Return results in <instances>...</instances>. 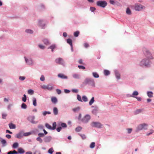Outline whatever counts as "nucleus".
I'll return each instance as SVG.
<instances>
[{
  "label": "nucleus",
  "mask_w": 154,
  "mask_h": 154,
  "mask_svg": "<svg viewBox=\"0 0 154 154\" xmlns=\"http://www.w3.org/2000/svg\"><path fill=\"white\" fill-rule=\"evenodd\" d=\"M145 54L146 57L140 62V65L141 66H149L150 60L153 58L151 53L148 51H146Z\"/></svg>",
  "instance_id": "1"
},
{
  "label": "nucleus",
  "mask_w": 154,
  "mask_h": 154,
  "mask_svg": "<svg viewBox=\"0 0 154 154\" xmlns=\"http://www.w3.org/2000/svg\"><path fill=\"white\" fill-rule=\"evenodd\" d=\"M96 4L97 6L103 8H105L107 5V3L105 1H99L97 2Z\"/></svg>",
  "instance_id": "2"
},
{
  "label": "nucleus",
  "mask_w": 154,
  "mask_h": 154,
  "mask_svg": "<svg viewBox=\"0 0 154 154\" xmlns=\"http://www.w3.org/2000/svg\"><path fill=\"white\" fill-rule=\"evenodd\" d=\"M148 125L145 123H143L139 125L137 127V131H139L143 129L145 130L147 129V127Z\"/></svg>",
  "instance_id": "3"
},
{
  "label": "nucleus",
  "mask_w": 154,
  "mask_h": 154,
  "mask_svg": "<svg viewBox=\"0 0 154 154\" xmlns=\"http://www.w3.org/2000/svg\"><path fill=\"white\" fill-rule=\"evenodd\" d=\"M84 83L85 84L89 83L92 86H95L94 81L93 79H86L85 80Z\"/></svg>",
  "instance_id": "4"
},
{
  "label": "nucleus",
  "mask_w": 154,
  "mask_h": 154,
  "mask_svg": "<svg viewBox=\"0 0 154 154\" xmlns=\"http://www.w3.org/2000/svg\"><path fill=\"white\" fill-rule=\"evenodd\" d=\"M145 7L140 4H135L134 8L135 10L139 11L142 9H144Z\"/></svg>",
  "instance_id": "5"
},
{
  "label": "nucleus",
  "mask_w": 154,
  "mask_h": 154,
  "mask_svg": "<svg viewBox=\"0 0 154 154\" xmlns=\"http://www.w3.org/2000/svg\"><path fill=\"white\" fill-rule=\"evenodd\" d=\"M91 125L93 127L100 128L102 126V125L98 122H93L91 123Z\"/></svg>",
  "instance_id": "6"
},
{
  "label": "nucleus",
  "mask_w": 154,
  "mask_h": 154,
  "mask_svg": "<svg viewBox=\"0 0 154 154\" xmlns=\"http://www.w3.org/2000/svg\"><path fill=\"white\" fill-rule=\"evenodd\" d=\"M91 116L89 115H87L82 119V121L83 122L87 123L90 119Z\"/></svg>",
  "instance_id": "7"
},
{
  "label": "nucleus",
  "mask_w": 154,
  "mask_h": 154,
  "mask_svg": "<svg viewBox=\"0 0 154 154\" xmlns=\"http://www.w3.org/2000/svg\"><path fill=\"white\" fill-rule=\"evenodd\" d=\"M55 62L57 63L60 64H63V60L60 58H59L56 59L55 60Z\"/></svg>",
  "instance_id": "8"
},
{
  "label": "nucleus",
  "mask_w": 154,
  "mask_h": 154,
  "mask_svg": "<svg viewBox=\"0 0 154 154\" xmlns=\"http://www.w3.org/2000/svg\"><path fill=\"white\" fill-rule=\"evenodd\" d=\"M38 24L39 26L41 27L42 28H43L44 27L45 25L44 22L41 20H39Z\"/></svg>",
  "instance_id": "9"
},
{
  "label": "nucleus",
  "mask_w": 154,
  "mask_h": 154,
  "mask_svg": "<svg viewBox=\"0 0 154 154\" xmlns=\"http://www.w3.org/2000/svg\"><path fill=\"white\" fill-rule=\"evenodd\" d=\"M17 153H19L20 154H23L25 152V150L24 149L21 148H19L18 149Z\"/></svg>",
  "instance_id": "10"
},
{
  "label": "nucleus",
  "mask_w": 154,
  "mask_h": 154,
  "mask_svg": "<svg viewBox=\"0 0 154 154\" xmlns=\"http://www.w3.org/2000/svg\"><path fill=\"white\" fill-rule=\"evenodd\" d=\"M26 62L28 63V64L31 65L32 63V60L31 59L28 60L26 57H24Z\"/></svg>",
  "instance_id": "11"
},
{
  "label": "nucleus",
  "mask_w": 154,
  "mask_h": 154,
  "mask_svg": "<svg viewBox=\"0 0 154 154\" xmlns=\"http://www.w3.org/2000/svg\"><path fill=\"white\" fill-rule=\"evenodd\" d=\"M51 100L52 102L54 104L56 103L57 102V100L56 97H51Z\"/></svg>",
  "instance_id": "12"
},
{
  "label": "nucleus",
  "mask_w": 154,
  "mask_h": 154,
  "mask_svg": "<svg viewBox=\"0 0 154 154\" xmlns=\"http://www.w3.org/2000/svg\"><path fill=\"white\" fill-rule=\"evenodd\" d=\"M58 76V77L62 79H67V77L62 74H59Z\"/></svg>",
  "instance_id": "13"
},
{
  "label": "nucleus",
  "mask_w": 154,
  "mask_h": 154,
  "mask_svg": "<svg viewBox=\"0 0 154 154\" xmlns=\"http://www.w3.org/2000/svg\"><path fill=\"white\" fill-rule=\"evenodd\" d=\"M143 110L142 109H137L134 112V113L135 115H137L140 113Z\"/></svg>",
  "instance_id": "14"
},
{
  "label": "nucleus",
  "mask_w": 154,
  "mask_h": 154,
  "mask_svg": "<svg viewBox=\"0 0 154 154\" xmlns=\"http://www.w3.org/2000/svg\"><path fill=\"white\" fill-rule=\"evenodd\" d=\"M53 113L55 115H56L58 114V110L56 107H54L53 109Z\"/></svg>",
  "instance_id": "15"
},
{
  "label": "nucleus",
  "mask_w": 154,
  "mask_h": 154,
  "mask_svg": "<svg viewBox=\"0 0 154 154\" xmlns=\"http://www.w3.org/2000/svg\"><path fill=\"white\" fill-rule=\"evenodd\" d=\"M9 128L11 129H14L16 128V126L12 123H10L8 125Z\"/></svg>",
  "instance_id": "16"
},
{
  "label": "nucleus",
  "mask_w": 154,
  "mask_h": 154,
  "mask_svg": "<svg viewBox=\"0 0 154 154\" xmlns=\"http://www.w3.org/2000/svg\"><path fill=\"white\" fill-rule=\"evenodd\" d=\"M51 140V137H47L44 139V141L45 142H49Z\"/></svg>",
  "instance_id": "17"
},
{
  "label": "nucleus",
  "mask_w": 154,
  "mask_h": 154,
  "mask_svg": "<svg viewBox=\"0 0 154 154\" xmlns=\"http://www.w3.org/2000/svg\"><path fill=\"white\" fill-rule=\"evenodd\" d=\"M73 77L75 79H79L80 78L79 75L77 73H74L72 74Z\"/></svg>",
  "instance_id": "18"
},
{
  "label": "nucleus",
  "mask_w": 154,
  "mask_h": 154,
  "mask_svg": "<svg viewBox=\"0 0 154 154\" xmlns=\"http://www.w3.org/2000/svg\"><path fill=\"white\" fill-rule=\"evenodd\" d=\"M80 109V108L79 107H77L72 109V110L74 112H79Z\"/></svg>",
  "instance_id": "19"
},
{
  "label": "nucleus",
  "mask_w": 154,
  "mask_h": 154,
  "mask_svg": "<svg viewBox=\"0 0 154 154\" xmlns=\"http://www.w3.org/2000/svg\"><path fill=\"white\" fill-rule=\"evenodd\" d=\"M22 137V134L21 132L19 133L16 135V137L17 138H21Z\"/></svg>",
  "instance_id": "20"
},
{
  "label": "nucleus",
  "mask_w": 154,
  "mask_h": 154,
  "mask_svg": "<svg viewBox=\"0 0 154 154\" xmlns=\"http://www.w3.org/2000/svg\"><path fill=\"white\" fill-rule=\"evenodd\" d=\"M53 88V86L51 85H47V90L51 91Z\"/></svg>",
  "instance_id": "21"
},
{
  "label": "nucleus",
  "mask_w": 154,
  "mask_h": 154,
  "mask_svg": "<svg viewBox=\"0 0 154 154\" xmlns=\"http://www.w3.org/2000/svg\"><path fill=\"white\" fill-rule=\"evenodd\" d=\"M67 43H68L69 44L71 47L72 46V40L68 38L67 39Z\"/></svg>",
  "instance_id": "22"
},
{
  "label": "nucleus",
  "mask_w": 154,
  "mask_h": 154,
  "mask_svg": "<svg viewBox=\"0 0 154 154\" xmlns=\"http://www.w3.org/2000/svg\"><path fill=\"white\" fill-rule=\"evenodd\" d=\"M17 152L16 150H14L13 151H10L8 152V154H17Z\"/></svg>",
  "instance_id": "23"
},
{
  "label": "nucleus",
  "mask_w": 154,
  "mask_h": 154,
  "mask_svg": "<svg viewBox=\"0 0 154 154\" xmlns=\"http://www.w3.org/2000/svg\"><path fill=\"white\" fill-rule=\"evenodd\" d=\"M18 143L17 142H15L13 144L12 146L14 148H16L18 147Z\"/></svg>",
  "instance_id": "24"
},
{
  "label": "nucleus",
  "mask_w": 154,
  "mask_h": 154,
  "mask_svg": "<svg viewBox=\"0 0 154 154\" xmlns=\"http://www.w3.org/2000/svg\"><path fill=\"white\" fill-rule=\"evenodd\" d=\"M138 92L136 91H135L133 92L132 94V96L131 97H135L134 96H137V95H138Z\"/></svg>",
  "instance_id": "25"
},
{
  "label": "nucleus",
  "mask_w": 154,
  "mask_h": 154,
  "mask_svg": "<svg viewBox=\"0 0 154 154\" xmlns=\"http://www.w3.org/2000/svg\"><path fill=\"white\" fill-rule=\"evenodd\" d=\"M44 43L46 45H48L50 44V42L48 40L46 39H44L43 41Z\"/></svg>",
  "instance_id": "26"
},
{
  "label": "nucleus",
  "mask_w": 154,
  "mask_h": 154,
  "mask_svg": "<svg viewBox=\"0 0 154 154\" xmlns=\"http://www.w3.org/2000/svg\"><path fill=\"white\" fill-rule=\"evenodd\" d=\"M126 13L128 15H130L131 14V11L129 8H127L126 11Z\"/></svg>",
  "instance_id": "27"
},
{
  "label": "nucleus",
  "mask_w": 154,
  "mask_h": 154,
  "mask_svg": "<svg viewBox=\"0 0 154 154\" xmlns=\"http://www.w3.org/2000/svg\"><path fill=\"white\" fill-rule=\"evenodd\" d=\"M82 100L85 102H87L88 101V98L85 96H83L82 97Z\"/></svg>",
  "instance_id": "28"
},
{
  "label": "nucleus",
  "mask_w": 154,
  "mask_h": 154,
  "mask_svg": "<svg viewBox=\"0 0 154 154\" xmlns=\"http://www.w3.org/2000/svg\"><path fill=\"white\" fill-rule=\"evenodd\" d=\"M33 104L35 106H36L37 105L36 100L35 97L33 98Z\"/></svg>",
  "instance_id": "29"
},
{
  "label": "nucleus",
  "mask_w": 154,
  "mask_h": 154,
  "mask_svg": "<svg viewBox=\"0 0 154 154\" xmlns=\"http://www.w3.org/2000/svg\"><path fill=\"white\" fill-rule=\"evenodd\" d=\"M94 97H92L89 102V104L90 105H91L94 102Z\"/></svg>",
  "instance_id": "30"
},
{
  "label": "nucleus",
  "mask_w": 154,
  "mask_h": 154,
  "mask_svg": "<svg viewBox=\"0 0 154 154\" xmlns=\"http://www.w3.org/2000/svg\"><path fill=\"white\" fill-rule=\"evenodd\" d=\"M147 95L149 97H153V93L151 91L148 92L147 93Z\"/></svg>",
  "instance_id": "31"
},
{
  "label": "nucleus",
  "mask_w": 154,
  "mask_h": 154,
  "mask_svg": "<svg viewBox=\"0 0 154 154\" xmlns=\"http://www.w3.org/2000/svg\"><path fill=\"white\" fill-rule=\"evenodd\" d=\"M94 77L95 78H98L99 77L98 74L96 72H94L92 73Z\"/></svg>",
  "instance_id": "32"
},
{
  "label": "nucleus",
  "mask_w": 154,
  "mask_h": 154,
  "mask_svg": "<svg viewBox=\"0 0 154 154\" xmlns=\"http://www.w3.org/2000/svg\"><path fill=\"white\" fill-rule=\"evenodd\" d=\"M51 113V112L49 111H43L42 112V114L44 116H46L47 114H50Z\"/></svg>",
  "instance_id": "33"
},
{
  "label": "nucleus",
  "mask_w": 154,
  "mask_h": 154,
  "mask_svg": "<svg viewBox=\"0 0 154 154\" xmlns=\"http://www.w3.org/2000/svg\"><path fill=\"white\" fill-rule=\"evenodd\" d=\"M104 74L106 75H107L109 74L110 72L108 70H105L104 72Z\"/></svg>",
  "instance_id": "34"
},
{
  "label": "nucleus",
  "mask_w": 154,
  "mask_h": 154,
  "mask_svg": "<svg viewBox=\"0 0 154 154\" xmlns=\"http://www.w3.org/2000/svg\"><path fill=\"white\" fill-rule=\"evenodd\" d=\"M34 91L32 89H29L28 91V93L29 94L32 95L34 94Z\"/></svg>",
  "instance_id": "35"
},
{
  "label": "nucleus",
  "mask_w": 154,
  "mask_h": 154,
  "mask_svg": "<svg viewBox=\"0 0 154 154\" xmlns=\"http://www.w3.org/2000/svg\"><path fill=\"white\" fill-rule=\"evenodd\" d=\"M46 127L49 129H52L51 126L48 123H46L45 125Z\"/></svg>",
  "instance_id": "36"
},
{
  "label": "nucleus",
  "mask_w": 154,
  "mask_h": 154,
  "mask_svg": "<svg viewBox=\"0 0 154 154\" xmlns=\"http://www.w3.org/2000/svg\"><path fill=\"white\" fill-rule=\"evenodd\" d=\"M21 107L23 109H26L27 108V106L26 104L24 103H23L21 105Z\"/></svg>",
  "instance_id": "37"
},
{
  "label": "nucleus",
  "mask_w": 154,
  "mask_h": 154,
  "mask_svg": "<svg viewBox=\"0 0 154 154\" xmlns=\"http://www.w3.org/2000/svg\"><path fill=\"white\" fill-rule=\"evenodd\" d=\"M56 124L55 122H54L53 124V127L52 128V130H54L56 129Z\"/></svg>",
  "instance_id": "38"
},
{
  "label": "nucleus",
  "mask_w": 154,
  "mask_h": 154,
  "mask_svg": "<svg viewBox=\"0 0 154 154\" xmlns=\"http://www.w3.org/2000/svg\"><path fill=\"white\" fill-rule=\"evenodd\" d=\"M54 150L53 148H50L48 151V152L49 153L52 154L53 152H54Z\"/></svg>",
  "instance_id": "39"
},
{
  "label": "nucleus",
  "mask_w": 154,
  "mask_h": 154,
  "mask_svg": "<svg viewBox=\"0 0 154 154\" xmlns=\"http://www.w3.org/2000/svg\"><path fill=\"white\" fill-rule=\"evenodd\" d=\"M95 143L94 142H93L91 143L90 145V147L92 149L93 148L95 147Z\"/></svg>",
  "instance_id": "40"
},
{
  "label": "nucleus",
  "mask_w": 154,
  "mask_h": 154,
  "mask_svg": "<svg viewBox=\"0 0 154 154\" xmlns=\"http://www.w3.org/2000/svg\"><path fill=\"white\" fill-rule=\"evenodd\" d=\"M77 100L79 101H80V102H82V98H81V96L79 95V94H78L77 95Z\"/></svg>",
  "instance_id": "41"
},
{
  "label": "nucleus",
  "mask_w": 154,
  "mask_h": 154,
  "mask_svg": "<svg viewBox=\"0 0 154 154\" xmlns=\"http://www.w3.org/2000/svg\"><path fill=\"white\" fill-rule=\"evenodd\" d=\"M22 100L24 102H25L26 101V95L24 94L23 95V97Z\"/></svg>",
  "instance_id": "42"
},
{
  "label": "nucleus",
  "mask_w": 154,
  "mask_h": 154,
  "mask_svg": "<svg viewBox=\"0 0 154 154\" xmlns=\"http://www.w3.org/2000/svg\"><path fill=\"white\" fill-rule=\"evenodd\" d=\"M82 129V128L80 127H78L75 128V131L77 132H79Z\"/></svg>",
  "instance_id": "43"
},
{
  "label": "nucleus",
  "mask_w": 154,
  "mask_h": 154,
  "mask_svg": "<svg viewBox=\"0 0 154 154\" xmlns=\"http://www.w3.org/2000/svg\"><path fill=\"white\" fill-rule=\"evenodd\" d=\"M116 76V77L119 79L120 78V75L118 72H116L115 73Z\"/></svg>",
  "instance_id": "44"
},
{
  "label": "nucleus",
  "mask_w": 154,
  "mask_h": 154,
  "mask_svg": "<svg viewBox=\"0 0 154 154\" xmlns=\"http://www.w3.org/2000/svg\"><path fill=\"white\" fill-rule=\"evenodd\" d=\"M79 31H76L74 32V35L75 37H77L78 36L79 34Z\"/></svg>",
  "instance_id": "45"
},
{
  "label": "nucleus",
  "mask_w": 154,
  "mask_h": 154,
  "mask_svg": "<svg viewBox=\"0 0 154 154\" xmlns=\"http://www.w3.org/2000/svg\"><path fill=\"white\" fill-rule=\"evenodd\" d=\"M1 142L2 143V144L4 145L6 143V141L5 140L3 139H2L1 140Z\"/></svg>",
  "instance_id": "46"
},
{
  "label": "nucleus",
  "mask_w": 154,
  "mask_h": 154,
  "mask_svg": "<svg viewBox=\"0 0 154 154\" xmlns=\"http://www.w3.org/2000/svg\"><path fill=\"white\" fill-rule=\"evenodd\" d=\"M36 140L39 141L40 143H42V139L40 137H38L36 138Z\"/></svg>",
  "instance_id": "47"
},
{
  "label": "nucleus",
  "mask_w": 154,
  "mask_h": 154,
  "mask_svg": "<svg viewBox=\"0 0 154 154\" xmlns=\"http://www.w3.org/2000/svg\"><path fill=\"white\" fill-rule=\"evenodd\" d=\"M56 48V45H52L51 46L48 48H50L51 49H54Z\"/></svg>",
  "instance_id": "48"
},
{
  "label": "nucleus",
  "mask_w": 154,
  "mask_h": 154,
  "mask_svg": "<svg viewBox=\"0 0 154 154\" xmlns=\"http://www.w3.org/2000/svg\"><path fill=\"white\" fill-rule=\"evenodd\" d=\"M26 32L27 33H32L33 32V31L30 29H26Z\"/></svg>",
  "instance_id": "49"
},
{
  "label": "nucleus",
  "mask_w": 154,
  "mask_h": 154,
  "mask_svg": "<svg viewBox=\"0 0 154 154\" xmlns=\"http://www.w3.org/2000/svg\"><path fill=\"white\" fill-rule=\"evenodd\" d=\"M2 118L3 119H5L7 116V114L6 113H2Z\"/></svg>",
  "instance_id": "50"
},
{
  "label": "nucleus",
  "mask_w": 154,
  "mask_h": 154,
  "mask_svg": "<svg viewBox=\"0 0 154 154\" xmlns=\"http://www.w3.org/2000/svg\"><path fill=\"white\" fill-rule=\"evenodd\" d=\"M61 125L63 128H66L67 127L66 124L65 123H62Z\"/></svg>",
  "instance_id": "51"
},
{
  "label": "nucleus",
  "mask_w": 154,
  "mask_h": 154,
  "mask_svg": "<svg viewBox=\"0 0 154 154\" xmlns=\"http://www.w3.org/2000/svg\"><path fill=\"white\" fill-rule=\"evenodd\" d=\"M78 67L79 68V69H85V66H82L79 65L78 66Z\"/></svg>",
  "instance_id": "52"
},
{
  "label": "nucleus",
  "mask_w": 154,
  "mask_h": 154,
  "mask_svg": "<svg viewBox=\"0 0 154 154\" xmlns=\"http://www.w3.org/2000/svg\"><path fill=\"white\" fill-rule=\"evenodd\" d=\"M56 91L57 92V94H60L61 93V91L58 89H56Z\"/></svg>",
  "instance_id": "53"
},
{
  "label": "nucleus",
  "mask_w": 154,
  "mask_h": 154,
  "mask_svg": "<svg viewBox=\"0 0 154 154\" xmlns=\"http://www.w3.org/2000/svg\"><path fill=\"white\" fill-rule=\"evenodd\" d=\"M40 80L42 81L45 80V78L44 75H42L40 78Z\"/></svg>",
  "instance_id": "54"
},
{
  "label": "nucleus",
  "mask_w": 154,
  "mask_h": 154,
  "mask_svg": "<svg viewBox=\"0 0 154 154\" xmlns=\"http://www.w3.org/2000/svg\"><path fill=\"white\" fill-rule=\"evenodd\" d=\"M41 87L42 88L44 89H47V85H42Z\"/></svg>",
  "instance_id": "55"
},
{
  "label": "nucleus",
  "mask_w": 154,
  "mask_h": 154,
  "mask_svg": "<svg viewBox=\"0 0 154 154\" xmlns=\"http://www.w3.org/2000/svg\"><path fill=\"white\" fill-rule=\"evenodd\" d=\"M95 8L94 7H91L90 8V10L92 12H94L95 11Z\"/></svg>",
  "instance_id": "56"
},
{
  "label": "nucleus",
  "mask_w": 154,
  "mask_h": 154,
  "mask_svg": "<svg viewBox=\"0 0 154 154\" xmlns=\"http://www.w3.org/2000/svg\"><path fill=\"white\" fill-rule=\"evenodd\" d=\"M19 79L20 80L23 81L25 79V77L24 76H20Z\"/></svg>",
  "instance_id": "57"
},
{
  "label": "nucleus",
  "mask_w": 154,
  "mask_h": 154,
  "mask_svg": "<svg viewBox=\"0 0 154 154\" xmlns=\"http://www.w3.org/2000/svg\"><path fill=\"white\" fill-rule=\"evenodd\" d=\"M38 135L39 137H43L44 136V134L43 133H39Z\"/></svg>",
  "instance_id": "58"
},
{
  "label": "nucleus",
  "mask_w": 154,
  "mask_h": 154,
  "mask_svg": "<svg viewBox=\"0 0 154 154\" xmlns=\"http://www.w3.org/2000/svg\"><path fill=\"white\" fill-rule=\"evenodd\" d=\"M84 46L85 48H87L89 46V45L88 43H85L84 44Z\"/></svg>",
  "instance_id": "59"
},
{
  "label": "nucleus",
  "mask_w": 154,
  "mask_h": 154,
  "mask_svg": "<svg viewBox=\"0 0 154 154\" xmlns=\"http://www.w3.org/2000/svg\"><path fill=\"white\" fill-rule=\"evenodd\" d=\"M72 92L75 93H77L78 92V90L77 89H73L72 90Z\"/></svg>",
  "instance_id": "60"
},
{
  "label": "nucleus",
  "mask_w": 154,
  "mask_h": 154,
  "mask_svg": "<svg viewBox=\"0 0 154 154\" xmlns=\"http://www.w3.org/2000/svg\"><path fill=\"white\" fill-rule=\"evenodd\" d=\"M38 46L40 48L42 49H44L45 48V46L44 45H39Z\"/></svg>",
  "instance_id": "61"
},
{
  "label": "nucleus",
  "mask_w": 154,
  "mask_h": 154,
  "mask_svg": "<svg viewBox=\"0 0 154 154\" xmlns=\"http://www.w3.org/2000/svg\"><path fill=\"white\" fill-rule=\"evenodd\" d=\"M97 109H94L92 111V112L94 114H96L97 113Z\"/></svg>",
  "instance_id": "62"
},
{
  "label": "nucleus",
  "mask_w": 154,
  "mask_h": 154,
  "mask_svg": "<svg viewBox=\"0 0 154 154\" xmlns=\"http://www.w3.org/2000/svg\"><path fill=\"white\" fill-rule=\"evenodd\" d=\"M110 3L112 5H114L115 4V2L114 1L112 0H110L109 1Z\"/></svg>",
  "instance_id": "63"
},
{
  "label": "nucleus",
  "mask_w": 154,
  "mask_h": 154,
  "mask_svg": "<svg viewBox=\"0 0 154 154\" xmlns=\"http://www.w3.org/2000/svg\"><path fill=\"white\" fill-rule=\"evenodd\" d=\"M80 136L82 137L83 139H85L86 138V136L85 134H81L80 135Z\"/></svg>",
  "instance_id": "64"
}]
</instances>
